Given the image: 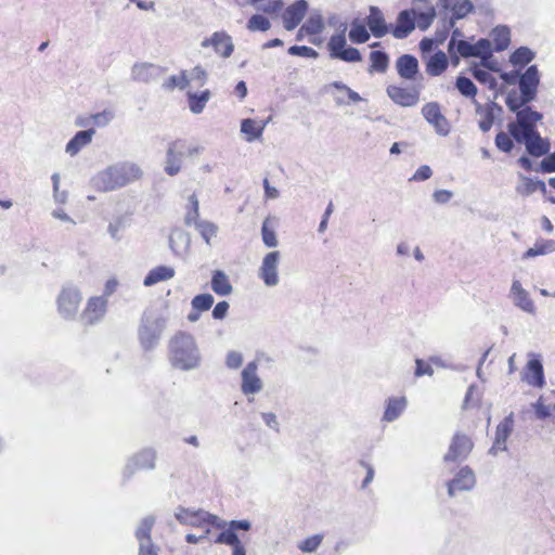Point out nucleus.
Wrapping results in <instances>:
<instances>
[{
  "label": "nucleus",
  "mask_w": 555,
  "mask_h": 555,
  "mask_svg": "<svg viewBox=\"0 0 555 555\" xmlns=\"http://www.w3.org/2000/svg\"><path fill=\"white\" fill-rule=\"evenodd\" d=\"M196 230L198 231V233L201 234V236L203 237V240L205 241V243L207 245H210L211 244V240L214 237H216L217 233H218V227L217 224L210 222V221H206V220H199L198 222H196L195 224H193Z\"/></svg>",
  "instance_id": "48"
},
{
  "label": "nucleus",
  "mask_w": 555,
  "mask_h": 555,
  "mask_svg": "<svg viewBox=\"0 0 555 555\" xmlns=\"http://www.w3.org/2000/svg\"><path fill=\"white\" fill-rule=\"evenodd\" d=\"M240 7L254 5L257 10L269 14L278 13L283 8L281 0H235Z\"/></svg>",
  "instance_id": "37"
},
{
  "label": "nucleus",
  "mask_w": 555,
  "mask_h": 555,
  "mask_svg": "<svg viewBox=\"0 0 555 555\" xmlns=\"http://www.w3.org/2000/svg\"><path fill=\"white\" fill-rule=\"evenodd\" d=\"M534 53L527 47H521L513 52L509 62L515 66H524L531 62Z\"/></svg>",
  "instance_id": "51"
},
{
  "label": "nucleus",
  "mask_w": 555,
  "mask_h": 555,
  "mask_svg": "<svg viewBox=\"0 0 555 555\" xmlns=\"http://www.w3.org/2000/svg\"><path fill=\"white\" fill-rule=\"evenodd\" d=\"M82 294L78 286L64 285L56 297L59 315L64 320H74L79 311Z\"/></svg>",
  "instance_id": "4"
},
{
  "label": "nucleus",
  "mask_w": 555,
  "mask_h": 555,
  "mask_svg": "<svg viewBox=\"0 0 555 555\" xmlns=\"http://www.w3.org/2000/svg\"><path fill=\"white\" fill-rule=\"evenodd\" d=\"M555 250V243L548 240H540L530 247L525 254L524 258H532L537 256L546 255Z\"/></svg>",
  "instance_id": "47"
},
{
  "label": "nucleus",
  "mask_w": 555,
  "mask_h": 555,
  "mask_svg": "<svg viewBox=\"0 0 555 555\" xmlns=\"http://www.w3.org/2000/svg\"><path fill=\"white\" fill-rule=\"evenodd\" d=\"M107 311V299L104 296L90 297L80 314V320L86 325H94L101 322Z\"/></svg>",
  "instance_id": "9"
},
{
  "label": "nucleus",
  "mask_w": 555,
  "mask_h": 555,
  "mask_svg": "<svg viewBox=\"0 0 555 555\" xmlns=\"http://www.w3.org/2000/svg\"><path fill=\"white\" fill-rule=\"evenodd\" d=\"M457 52L463 57H480L487 60V55L492 52L490 39H479L476 43H470L465 40H460L456 44Z\"/></svg>",
  "instance_id": "13"
},
{
  "label": "nucleus",
  "mask_w": 555,
  "mask_h": 555,
  "mask_svg": "<svg viewBox=\"0 0 555 555\" xmlns=\"http://www.w3.org/2000/svg\"><path fill=\"white\" fill-rule=\"evenodd\" d=\"M476 478L472 469L462 467L456 476L448 483V493L454 496L457 492L468 491L474 488Z\"/></svg>",
  "instance_id": "18"
},
{
  "label": "nucleus",
  "mask_w": 555,
  "mask_h": 555,
  "mask_svg": "<svg viewBox=\"0 0 555 555\" xmlns=\"http://www.w3.org/2000/svg\"><path fill=\"white\" fill-rule=\"evenodd\" d=\"M474 103L476 105V113L479 116V128L483 132H487L491 129L494 121L495 105L491 103L482 106L476 100H474Z\"/></svg>",
  "instance_id": "36"
},
{
  "label": "nucleus",
  "mask_w": 555,
  "mask_h": 555,
  "mask_svg": "<svg viewBox=\"0 0 555 555\" xmlns=\"http://www.w3.org/2000/svg\"><path fill=\"white\" fill-rule=\"evenodd\" d=\"M388 96L398 105L410 107L417 104L420 93L414 88H403L399 86H389L387 88Z\"/></svg>",
  "instance_id": "16"
},
{
  "label": "nucleus",
  "mask_w": 555,
  "mask_h": 555,
  "mask_svg": "<svg viewBox=\"0 0 555 555\" xmlns=\"http://www.w3.org/2000/svg\"><path fill=\"white\" fill-rule=\"evenodd\" d=\"M241 390L244 395H256L259 393L263 388V383L258 375V363L257 361L248 362L243 369L242 373Z\"/></svg>",
  "instance_id": "11"
},
{
  "label": "nucleus",
  "mask_w": 555,
  "mask_h": 555,
  "mask_svg": "<svg viewBox=\"0 0 555 555\" xmlns=\"http://www.w3.org/2000/svg\"><path fill=\"white\" fill-rule=\"evenodd\" d=\"M422 115L424 116L426 121L435 128L437 134L444 137L450 133V130H451L450 122L442 115L438 103L430 102V103L425 104L422 107Z\"/></svg>",
  "instance_id": "10"
},
{
  "label": "nucleus",
  "mask_w": 555,
  "mask_h": 555,
  "mask_svg": "<svg viewBox=\"0 0 555 555\" xmlns=\"http://www.w3.org/2000/svg\"><path fill=\"white\" fill-rule=\"evenodd\" d=\"M416 10H405L400 12L397 18L395 28L392 29L393 37L398 39L405 38L416 26L415 24Z\"/></svg>",
  "instance_id": "25"
},
{
  "label": "nucleus",
  "mask_w": 555,
  "mask_h": 555,
  "mask_svg": "<svg viewBox=\"0 0 555 555\" xmlns=\"http://www.w3.org/2000/svg\"><path fill=\"white\" fill-rule=\"evenodd\" d=\"M519 143H524L526 145V150L529 154L533 156H542L546 154L550 150V144L546 140L542 139L538 131L529 134L524 140H516Z\"/></svg>",
  "instance_id": "29"
},
{
  "label": "nucleus",
  "mask_w": 555,
  "mask_h": 555,
  "mask_svg": "<svg viewBox=\"0 0 555 555\" xmlns=\"http://www.w3.org/2000/svg\"><path fill=\"white\" fill-rule=\"evenodd\" d=\"M199 221V204L195 194L189 197L188 211L185 215V223L193 225Z\"/></svg>",
  "instance_id": "54"
},
{
  "label": "nucleus",
  "mask_w": 555,
  "mask_h": 555,
  "mask_svg": "<svg viewBox=\"0 0 555 555\" xmlns=\"http://www.w3.org/2000/svg\"><path fill=\"white\" fill-rule=\"evenodd\" d=\"M413 9L416 10V15H415L416 26L422 30L427 29L431 25L435 16H436L435 8L428 2L420 0L414 5Z\"/></svg>",
  "instance_id": "27"
},
{
  "label": "nucleus",
  "mask_w": 555,
  "mask_h": 555,
  "mask_svg": "<svg viewBox=\"0 0 555 555\" xmlns=\"http://www.w3.org/2000/svg\"><path fill=\"white\" fill-rule=\"evenodd\" d=\"M456 88L463 95L473 98V100H475L477 88L470 79L466 77H459L456 79Z\"/></svg>",
  "instance_id": "60"
},
{
  "label": "nucleus",
  "mask_w": 555,
  "mask_h": 555,
  "mask_svg": "<svg viewBox=\"0 0 555 555\" xmlns=\"http://www.w3.org/2000/svg\"><path fill=\"white\" fill-rule=\"evenodd\" d=\"M333 88L336 89L335 101L338 104H347L349 102L357 103L362 101V98L356 91L351 90L344 83L334 82Z\"/></svg>",
  "instance_id": "42"
},
{
  "label": "nucleus",
  "mask_w": 555,
  "mask_h": 555,
  "mask_svg": "<svg viewBox=\"0 0 555 555\" xmlns=\"http://www.w3.org/2000/svg\"><path fill=\"white\" fill-rule=\"evenodd\" d=\"M522 380L533 387H542L544 384L543 366L540 359L534 354H530L522 372Z\"/></svg>",
  "instance_id": "20"
},
{
  "label": "nucleus",
  "mask_w": 555,
  "mask_h": 555,
  "mask_svg": "<svg viewBox=\"0 0 555 555\" xmlns=\"http://www.w3.org/2000/svg\"><path fill=\"white\" fill-rule=\"evenodd\" d=\"M349 39L353 43H364L370 39V34L364 25L353 22L349 30Z\"/></svg>",
  "instance_id": "52"
},
{
  "label": "nucleus",
  "mask_w": 555,
  "mask_h": 555,
  "mask_svg": "<svg viewBox=\"0 0 555 555\" xmlns=\"http://www.w3.org/2000/svg\"><path fill=\"white\" fill-rule=\"evenodd\" d=\"M338 30L339 33L333 35L327 43L330 55L333 59L347 47V40L345 37L347 24L340 23L338 26Z\"/></svg>",
  "instance_id": "39"
},
{
  "label": "nucleus",
  "mask_w": 555,
  "mask_h": 555,
  "mask_svg": "<svg viewBox=\"0 0 555 555\" xmlns=\"http://www.w3.org/2000/svg\"><path fill=\"white\" fill-rule=\"evenodd\" d=\"M538 190L545 192V183L541 180H533L524 176L520 177V183L516 188L517 193L524 196H528Z\"/></svg>",
  "instance_id": "44"
},
{
  "label": "nucleus",
  "mask_w": 555,
  "mask_h": 555,
  "mask_svg": "<svg viewBox=\"0 0 555 555\" xmlns=\"http://www.w3.org/2000/svg\"><path fill=\"white\" fill-rule=\"evenodd\" d=\"M509 298L515 307L522 310L526 313L534 315L537 312L535 305L531 299L528 291L524 288L522 284L518 280H514L509 289Z\"/></svg>",
  "instance_id": "12"
},
{
  "label": "nucleus",
  "mask_w": 555,
  "mask_h": 555,
  "mask_svg": "<svg viewBox=\"0 0 555 555\" xmlns=\"http://www.w3.org/2000/svg\"><path fill=\"white\" fill-rule=\"evenodd\" d=\"M52 185H53V202L56 207H62L68 202V191L61 189V175L59 172H54L51 176Z\"/></svg>",
  "instance_id": "46"
},
{
  "label": "nucleus",
  "mask_w": 555,
  "mask_h": 555,
  "mask_svg": "<svg viewBox=\"0 0 555 555\" xmlns=\"http://www.w3.org/2000/svg\"><path fill=\"white\" fill-rule=\"evenodd\" d=\"M282 254L280 250H271L264 254L257 270V275L264 286L275 287L280 283V263Z\"/></svg>",
  "instance_id": "6"
},
{
  "label": "nucleus",
  "mask_w": 555,
  "mask_h": 555,
  "mask_svg": "<svg viewBox=\"0 0 555 555\" xmlns=\"http://www.w3.org/2000/svg\"><path fill=\"white\" fill-rule=\"evenodd\" d=\"M268 120L245 118L241 120L240 132L248 143L262 139Z\"/></svg>",
  "instance_id": "19"
},
{
  "label": "nucleus",
  "mask_w": 555,
  "mask_h": 555,
  "mask_svg": "<svg viewBox=\"0 0 555 555\" xmlns=\"http://www.w3.org/2000/svg\"><path fill=\"white\" fill-rule=\"evenodd\" d=\"M334 59H339L345 62L354 63V62H360L362 60V56L358 49L352 48V47H346Z\"/></svg>",
  "instance_id": "64"
},
{
  "label": "nucleus",
  "mask_w": 555,
  "mask_h": 555,
  "mask_svg": "<svg viewBox=\"0 0 555 555\" xmlns=\"http://www.w3.org/2000/svg\"><path fill=\"white\" fill-rule=\"evenodd\" d=\"M222 526H214L216 529H220L221 532L215 539V543L225 544L232 546L241 542L236 531L243 530L248 531L251 528V524L247 519L232 520L230 522L221 520Z\"/></svg>",
  "instance_id": "8"
},
{
  "label": "nucleus",
  "mask_w": 555,
  "mask_h": 555,
  "mask_svg": "<svg viewBox=\"0 0 555 555\" xmlns=\"http://www.w3.org/2000/svg\"><path fill=\"white\" fill-rule=\"evenodd\" d=\"M210 286L212 292L219 296H229L233 292L230 279L222 270L212 271Z\"/></svg>",
  "instance_id": "31"
},
{
  "label": "nucleus",
  "mask_w": 555,
  "mask_h": 555,
  "mask_svg": "<svg viewBox=\"0 0 555 555\" xmlns=\"http://www.w3.org/2000/svg\"><path fill=\"white\" fill-rule=\"evenodd\" d=\"M322 541V534H314L300 541L298 544V548L304 553H312L321 545Z\"/></svg>",
  "instance_id": "58"
},
{
  "label": "nucleus",
  "mask_w": 555,
  "mask_h": 555,
  "mask_svg": "<svg viewBox=\"0 0 555 555\" xmlns=\"http://www.w3.org/2000/svg\"><path fill=\"white\" fill-rule=\"evenodd\" d=\"M541 119L542 115L540 113L525 106L517 112L516 121L508 124V132L515 140H524L537 131V124Z\"/></svg>",
  "instance_id": "5"
},
{
  "label": "nucleus",
  "mask_w": 555,
  "mask_h": 555,
  "mask_svg": "<svg viewBox=\"0 0 555 555\" xmlns=\"http://www.w3.org/2000/svg\"><path fill=\"white\" fill-rule=\"evenodd\" d=\"M166 319L160 315H144L138 330V338L144 351L156 348L163 332L166 328Z\"/></svg>",
  "instance_id": "3"
},
{
  "label": "nucleus",
  "mask_w": 555,
  "mask_h": 555,
  "mask_svg": "<svg viewBox=\"0 0 555 555\" xmlns=\"http://www.w3.org/2000/svg\"><path fill=\"white\" fill-rule=\"evenodd\" d=\"M176 274L175 268L170 266H158L151 269L144 278L143 285L150 287L157 283L168 281Z\"/></svg>",
  "instance_id": "28"
},
{
  "label": "nucleus",
  "mask_w": 555,
  "mask_h": 555,
  "mask_svg": "<svg viewBox=\"0 0 555 555\" xmlns=\"http://www.w3.org/2000/svg\"><path fill=\"white\" fill-rule=\"evenodd\" d=\"M529 101L524 100V94L520 92V95H518L515 91L509 92L506 96V105L507 107L513 112H518L519 109L524 108L522 106L528 103Z\"/></svg>",
  "instance_id": "63"
},
{
  "label": "nucleus",
  "mask_w": 555,
  "mask_h": 555,
  "mask_svg": "<svg viewBox=\"0 0 555 555\" xmlns=\"http://www.w3.org/2000/svg\"><path fill=\"white\" fill-rule=\"evenodd\" d=\"M491 46L493 44V50L503 51L505 50L511 42V34L509 29L505 26L495 27L491 34Z\"/></svg>",
  "instance_id": "40"
},
{
  "label": "nucleus",
  "mask_w": 555,
  "mask_h": 555,
  "mask_svg": "<svg viewBox=\"0 0 555 555\" xmlns=\"http://www.w3.org/2000/svg\"><path fill=\"white\" fill-rule=\"evenodd\" d=\"M533 409L539 418H546L555 410V391L548 390L543 393L533 404Z\"/></svg>",
  "instance_id": "34"
},
{
  "label": "nucleus",
  "mask_w": 555,
  "mask_h": 555,
  "mask_svg": "<svg viewBox=\"0 0 555 555\" xmlns=\"http://www.w3.org/2000/svg\"><path fill=\"white\" fill-rule=\"evenodd\" d=\"M397 70L400 77L412 80L418 70V62L417 60L409 54H404L400 56L397 61Z\"/></svg>",
  "instance_id": "33"
},
{
  "label": "nucleus",
  "mask_w": 555,
  "mask_h": 555,
  "mask_svg": "<svg viewBox=\"0 0 555 555\" xmlns=\"http://www.w3.org/2000/svg\"><path fill=\"white\" fill-rule=\"evenodd\" d=\"M175 516L180 524L195 528L222 526L219 517L205 511H192L179 507Z\"/></svg>",
  "instance_id": "7"
},
{
  "label": "nucleus",
  "mask_w": 555,
  "mask_h": 555,
  "mask_svg": "<svg viewBox=\"0 0 555 555\" xmlns=\"http://www.w3.org/2000/svg\"><path fill=\"white\" fill-rule=\"evenodd\" d=\"M168 359L171 365L181 371L199 366L201 353L195 338L185 332H179L169 340Z\"/></svg>",
  "instance_id": "2"
},
{
  "label": "nucleus",
  "mask_w": 555,
  "mask_h": 555,
  "mask_svg": "<svg viewBox=\"0 0 555 555\" xmlns=\"http://www.w3.org/2000/svg\"><path fill=\"white\" fill-rule=\"evenodd\" d=\"M308 11V2L306 0H297L291 4L282 14V21L285 29H295Z\"/></svg>",
  "instance_id": "15"
},
{
  "label": "nucleus",
  "mask_w": 555,
  "mask_h": 555,
  "mask_svg": "<svg viewBox=\"0 0 555 555\" xmlns=\"http://www.w3.org/2000/svg\"><path fill=\"white\" fill-rule=\"evenodd\" d=\"M324 28V21L319 12H312L306 23L300 27L298 36L301 37L304 34L317 35L322 33Z\"/></svg>",
  "instance_id": "41"
},
{
  "label": "nucleus",
  "mask_w": 555,
  "mask_h": 555,
  "mask_svg": "<svg viewBox=\"0 0 555 555\" xmlns=\"http://www.w3.org/2000/svg\"><path fill=\"white\" fill-rule=\"evenodd\" d=\"M367 25L372 34L377 38L383 37L387 33V26L384 16L382 12L375 7L370 9Z\"/></svg>",
  "instance_id": "38"
},
{
  "label": "nucleus",
  "mask_w": 555,
  "mask_h": 555,
  "mask_svg": "<svg viewBox=\"0 0 555 555\" xmlns=\"http://www.w3.org/2000/svg\"><path fill=\"white\" fill-rule=\"evenodd\" d=\"M408 400L404 396L391 397L386 401V406L383 415V420L386 422H393L406 408Z\"/></svg>",
  "instance_id": "32"
},
{
  "label": "nucleus",
  "mask_w": 555,
  "mask_h": 555,
  "mask_svg": "<svg viewBox=\"0 0 555 555\" xmlns=\"http://www.w3.org/2000/svg\"><path fill=\"white\" fill-rule=\"evenodd\" d=\"M472 441L464 435H455L448 453L444 455L446 462L465 459L472 450Z\"/></svg>",
  "instance_id": "23"
},
{
  "label": "nucleus",
  "mask_w": 555,
  "mask_h": 555,
  "mask_svg": "<svg viewBox=\"0 0 555 555\" xmlns=\"http://www.w3.org/2000/svg\"><path fill=\"white\" fill-rule=\"evenodd\" d=\"M438 3L444 10L450 11L454 18H463L474 9L469 0H438Z\"/></svg>",
  "instance_id": "30"
},
{
  "label": "nucleus",
  "mask_w": 555,
  "mask_h": 555,
  "mask_svg": "<svg viewBox=\"0 0 555 555\" xmlns=\"http://www.w3.org/2000/svg\"><path fill=\"white\" fill-rule=\"evenodd\" d=\"M156 454L151 449H144L130 459L126 466L129 475L142 469H153L155 466Z\"/></svg>",
  "instance_id": "21"
},
{
  "label": "nucleus",
  "mask_w": 555,
  "mask_h": 555,
  "mask_svg": "<svg viewBox=\"0 0 555 555\" xmlns=\"http://www.w3.org/2000/svg\"><path fill=\"white\" fill-rule=\"evenodd\" d=\"M370 61H371V66H370L371 73H373V72L384 73L387 69L388 63H389V60H388V56L386 55V53L380 52V51L371 52Z\"/></svg>",
  "instance_id": "50"
},
{
  "label": "nucleus",
  "mask_w": 555,
  "mask_h": 555,
  "mask_svg": "<svg viewBox=\"0 0 555 555\" xmlns=\"http://www.w3.org/2000/svg\"><path fill=\"white\" fill-rule=\"evenodd\" d=\"M51 216L55 219V220H59L63 225H65L66 228H74L77 222L74 220V218H72L67 212L66 210L64 209V207H55L52 211H51Z\"/></svg>",
  "instance_id": "62"
},
{
  "label": "nucleus",
  "mask_w": 555,
  "mask_h": 555,
  "mask_svg": "<svg viewBox=\"0 0 555 555\" xmlns=\"http://www.w3.org/2000/svg\"><path fill=\"white\" fill-rule=\"evenodd\" d=\"M143 176L141 167L129 160L107 166L93 178L95 188L103 192L115 191L139 181Z\"/></svg>",
  "instance_id": "1"
},
{
  "label": "nucleus",
  "mask_w": 555,
  "mask_h": 555,
  "mask_svg": "<svg viewBox=\"0 0 555 555\" xmlns=\"http://www.w3.org/2000/svg\"><path fill=\"white\" fill-rule=\"evenodd\" d=\"M514 427V414L509 413L500 424L496 426L495 438L491 452L496 454L506 450V440L509 437Z\"/></svg>",
  "instance_id": "22"
},
{
  "label": "nucleus",
  "mask_w": 555,
  "mask_h": 555,
  "mask_svg": "<svg viewBox=\"0 0 555 555\" xmlns=\"http://www.w3.org/2000/svg\"><path fill=\"white\" fill-rule=\"evenodd\" d=\"M189 85L194 83L196 87H202L206 83L208 74L199 65L193 67L188 72Z\"/></svg>",
  "instance_id": "56"
},
{
  "label": "nucleus",
  "mask_w": 555,
  "mask_h": 555,
  "mask_svg": "<svg viewBox=\"0 0 555 555\" xmlns=\"http://www.w3.org/2000/svg\"><path fill=\"white\" fill-rule=\"evenodd\" d=\"M212 304L214 297L210 294L196 295L191 301L193 310L202 312L209 310Z\"/></svg>",
  "instance_id": "57"
},
{
  "label": "nucleus",
  "mask_w": 555,
  "mask_h": 555,
  "mask_svg": "<svg viewBox=\"0 0 555 555\" xmlns=\"http://www.w3.org/2000/svg\"><path fill=\"white\" fill-rule=\"evenodd\" d=\"M182 154L175 151V147H170L167 153V160L165 170L168 175L175 176L180 171Z\"/></svg>",
  "instance_id": "49"
},
{
  "label": "nucleus",
  "mask_w": 555,
  "mask_h": 555,
  "mask_svg": "<svg viewBox=\"0 0 555 555\" xmlns=\"http://www.w3.org/2000/svg\"><path fill=\"white\" fill-rule=\"evenodd\" d=\"M261 237L263 244L269 248H275L279 245V240L275 233V220L273 218H266L261 227Z\"/></svg>",
  "instance_id": "43"
},
{
  "label": "nucleus",
  "mask_w": 555,
  "mask_h": 555,
  "mask_svg": "<svg viewBox=\"0 0 555 555\" xmlns=\"http://www.w3.org/2000/svg\"><path fill=\"white\" fill-rule=\"evenodd\" d=\"M162 75L163 69L160 66L147 62L137 63L131 69L132 78L140 82H150Z\"/></svg>",
  "instance_id": "24"
},
{
  "label": "nucleus",
  "mask_w": 555,
  "mask_h": 555,
  "mask_svg": "<svg viewBox=\"0 0 555 555\" xmlns=\"http://www.w3.org/2000/svg\"><path fill=\"white\" fill-rule=\"evenodd\" d=\"M270 27V21L260 14L253 15L247 23V28L250 31H267Z\"/></svg>",
  "instance_id": "55"
},
{
  "label": "nucleus",
  "mask_w": 555,
  "mask_h": 555,
  "mask_svg": "<svg viewBox=\"0 0 555 555\" xmlns=\"http://www.w3.org/2000/svg\"><path fill=\"white\" fill-rule=\"evenodd\" d=\"M472 74L473 76L481 83L487 85L490 89L496 88V81L495 78L492 76V74L487 70L486 68L475 65L472 67Z\"/></svg>",
  "instance_id": "53"
},
{
  "label": "nucleus",
  "mask_w": 555,
  "mask_h": 555,
  "mask_svg": "<svg viewBox=\"0 0 555 555\" xmlns=\"http://www.w3.org/2000/svg\"><path fill=\"white\" fill-rule=\"evenodd\" d=\"M539 82V70L535 65H531L519 78V88L525 101H532L534 99Z\"/></svg>",
  "instance_id": "17"
},
{
  "label": "nucleus",
  "mask_w": 555,
  "mask_h": 555,
  "mask_svg": "<svg viewBox=\"0 0 555 555\" xmlns=\"http://www.w3.org/2000/svg\"><path fill=\"white\" fill-rule=\"evenodd\" d=\"M189 108L193 114H201L205 109L207 103L211 98V92L206 89L199 93L188 91L186 92Z\"/></svg>",
  "instance_id": "35"
},
{
  "label": "nucleus",
  "mask_w": 555,
  "mask_h": 555,
  "mask_svg": "<svg viewBox=\"0 0 555 555\" xmlns=\"http://www.w3.org/2000/svg\"><path fill=\"white\" fill-rule=\"evenodd\" d=\"M95 134L93 129L78 131L66 144L65 152L69 156H76L82 149L88 146Z\"/></svg>",
  "instance_id": "26"
},
{
  "label": "nucleus",
  "mask_w": 555,
  "mask_h": 555,
  "mask_svg": "<svg viewBox=\"0 0 555 555\" xmlns=\"http://www.w3.org/2000/svg\"><path fill=\"white\" fill-rule=\"evenodd\" d=\"M448 59L443 52H437L427 61V73L431 76H438L446 70Z\"/></svg>",
  "instance_id": "45"
},
{
  "label": "nucleus",
  "mask_w": 555,
  "mask_h": 555,
  "mask_svg": "<svg viewBox=\"0 0 555 555\" xmlns=\"http://www.w3.org/2000/svg\"><path fill=\"white\" fill-rule=\"evenodd\" d=\"M202 47H212L221 57H229L234 50L232 38L225 31L214 33L209 38L203 40Z\"/></svg>",
  "instance_id": "14"
},
{
  "label": "nucleus",
  "mask_w": 555,
  "mask_h": 555,
  "mask_svg": "<svg viewBox=\"0 0 555 555\" xmlns=\"http://www.w3.org/2000/svg\"><path fill=\"white\" fill-rule=\"evenodd\" d=\"M165 86L168 89H173V88H179L181 90L185 89L189 86L188 72L182 70L177 75H172L171 77L168 78Z\"/></svg>",
  "instance_id": "61"
},
{
  "label": "nucleus",
  "mask_w": 555,
  "mask_h": 555,
  "mask_svg": "<svg viewBox=\"0 0 555 555\" xmlns=\"http://www.w3.org/2000/svg\"><path fill=\"white\" fill-rule=\"evenodd\" d=\"M154 522L155 520L152 516L143 518L135 530L137 540L150 539Z\"/></svg>",
  "instance_id": "59"
}]
</instances>
